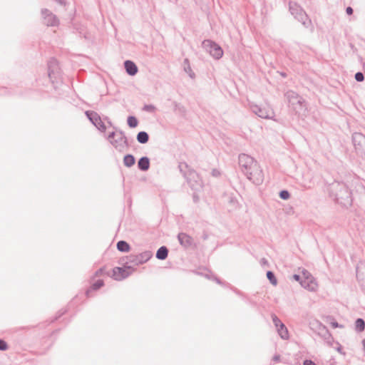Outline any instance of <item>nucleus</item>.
Returning <instances> with one entry per match:
<instances>
[{
	"label": "nucleus",
	"mask_w": 365,
	"mask_h": 365,
	"mask_svg": "<svg viewBox=\"0 0 365 365\" xmlns=\"http://www.w3.org/2000/svg\"><path fill=\"white\" fill-rule=\"evenodd\" d=\"M327 190L329 197L338 204L344 207L351 205V192L344 182L334 181L329 185Z\"/></svg>",
	"instance_id": "f257e3e1"
},
{
	"label": "nucleus",
	"mask_w": 365,
	"mask_h": 365,
	"mask_svg": "<svg viewBox=\"0 0 365 365\" xmlns=\"http://www.w3.org/2000/svg\"><path fill=\"white\" fill-rule=\"evenodd\" d=\"M289 109L299 118H304L308 115L306 101L297 93L289 90L284 93Z\"/></svg>",
	"instance_id": "f03ea898"
},
{
	"label": "nucleus",
	"mask_w": 365,
	"mask_h": 365,
	"mask_svg": "<svg viewBox=\"0 0 365 365\" xmlns=\"http://www.w3.org/2000/svg\"><path fill=\"white\" fill-rule=\"evenodd\" d=\"M178 168L192 190L197 191L202 188V181L195 170L190 168L185 162L180 163Z\"/></svg>",
	"instance_id": "7ed1b4c3"
},
{
	"label": "nucleus",
	"mask_w": 365,
	"mask_h": 365,
	"mask_svg": "<svg viewBox=\"0 0 365 365\" xmlns=\"http://www.w3.org/2000/svg\"><path fill=\"white\" fill-rule=\"evenodd\" d=\"M245 176L249 180L257 185H261L263 182L264 173L262 168L256 160L251 168L248 170Z\"/></svg>",
	"instance_id": "20e7f679"
},
{
	"label": "nucleus",
	"mask_w": 365,
	"mask_h": 365,
	"mask_svg": "<svg viewBox=\"0 0 365 365\" xmlns=\"http://www.w3.org/2000/svg\"><path fill=\"white\" fill-rule=\"evenodd\" d=\"M153 256L150 251H145L138 255H130L123 258V261H125V264H129L132 265V267L143 264L148 262Z\"/></svg>",
	"instance_id": "39448f33"
},
{
	"label": "nucleus",
	"mask_w": 365,
	"mask_h": 365,
	"mask_svg": "<svg viewBox=\"0 0 365 365\" xmlns=\"http://www.w3.org/2000/svg\"><path fill=\"white\" fill-rule=\"evenodd\" d=\"M123 267H115L113 269V277L117 281L123 280L129 277L135 270L134 267L129 264H125L123 259L120 261Z\"/></svg>",
	"instance_id": "423d86ee"
},
{
	"label": "nucleus",
	"mask_w": 365,
	"mask_h": 365,
	"mask_svg": "<svg viewBox=\"0 0 365 365\" xmlns=\"http://www.w3.org/2000/svg\"><path fill=\"white\" fill-rule=\"evenodd\" d=\"M289 11L297 21L307 27L310 20L304 9L297 3L289 2Z\"/></svg>",
	"instance_id": "0eeeda50"
},
{
	"label": "nucleus",
	"mask_w": 365,
	"mask_h": 365,
	"mask_svg": "<svg viewBox=\"0 0 365 365\" xmlns=\"http://www.w3.org/2000/svg\"><path fill=\"white\" fill-rule=\"evenodd\" d=\"M202 46L215 59H220L223 56V50L222 47L212 40H204L202 43Z\"/></svg>",
	"instance_id": "6e6552de"
},
{
	"label": "nucleus",
	"mask_w": 365,
	"mask_h": 365,
	"mask_svg": "<svg viewBox=\"0 0 365 365\" xmlns=\"http://www.w3.org/2000/svg\"><path fill=\"white\" fill-rule=\"evenodd\" d=\"M85 114L90 122L96 127V128L102 133L106 130V126L102 121L101 116L95 111L86 110Z\"/></svg>",
	"instance_id": "1a4fd4ad"
},
{
	"label": "nucleus",
	"mask_w": 365,
	"mask_h": 365,
	"mask_svg": "<svg viewBox=\"0 0 365 365\" xmlns=\"http://www.w3.org/2000/svg\"><path fill=\"white\" fill-rule=\"evenodd\" d=\"M238 160L241 171L245 175L246 173H247L248 170L254 163L255 159L251 157L250 155H248L245 153H241L239 155Z\"/></svg>",
	"instance_id": "9d476101"
},
{
	"label": "nucleus",
	"mask_w": 365,
	"mask_h": 365,
	"mask_svg": "<svg viewBox=\"0 0 365 365\" xmlns=\"http://www.w3.org/2000/svg\"><path fill=\"white\" fill-rule=\"evenodd\" d=\"M117 138L114 140H110V143L118 150H122L125 147L130 145L128 139L125 136V133L118 130V135H116Z\"/></svg>",
	"instance_id": "9b49d317"
},
{
	"label": "nucleus",
	"mask_w": 365,
	"mask_h": 365,
	"mask_svg": "<svg viewBox=\"0 0 365 365\" xmlns=\"http://www.w3.org/2000/svg\"><path fill=\"white\" fill-rule=\"evenodd\" d=\"M41 15L43 19V24L47 26H56L59 24V21L56 15L47 9L41 10Z\"/></svg>",
	"instance_id": "f8f14e48"
},
{
	"label": "nucleus",
	"mask_w": 365,
	"mask_h": 365,
	"mask_svg": "<svg viewBox=\"0 0 365 365\" xmlns=\"http://www.w3.org/2000/svg\"><path fill=\"white\" fill-rule=\"evenodd\" d=\"M352 142L355 149L365 152V135L361 133H354L352 135Z\"/></svg>",
	"instance_id": "ddd939ff"
},
{
	"label": "nucleus",
	"mask_w": 365,
	"mask_h": 365,
	"mask_svg": "<svg viewBox=\"0 0 365 365\" xmlns=\"http://www.w3.org/2000/svg\"><path fill=\"white\" fill-rule=\"evenodd\" d=\"M48 75L52 82L53 78H56L59 75V68L58 65V61L53 58L48 63Z\"/></svg>",
	"instance_id": "4468645a"
},
{
	"label": "nucleus",
	"mask_w": 365,
	"mask_h": 365,
	"mask_svg": "<svg viewBox=\"0 0 365 365\" xmlns=\"http://www.w3.org/2000/svg\"><path fill=\"white\" fill-rule=\"evenodd\" d=\"M250 109L252 113L261 118L269 119L271 118L270 112L264 108H262L257 105L252 104Z\"/></svg>",
	"instance_id": "2eb2a0df"
},
{
	"label": "nucleus",
	"mask_w": 365,
	"mask_h": 365,
	"mask_svg": "<svg viewBox=\"0 0 365 365\" xmlns=\"http://www.w3.org/2000/svg\"><path fill=\"white\" fill-rule=\"evenodd\" d=\"M178 240L180 245L185 249L191 247L194 244L192 237L185 232H180L178 235Z\"/></svg>",
	"instance_id": "dca6fc26"
},
{
	"label": "nucleus",
	"mask_w": 365,
	"mask_h": 365,
	"mask_svg": "<svg viewBox=\"0 0 365 365\" xmlns=\"http://www.w3.org/2000/svg\"><path fill=\"white\" fill-rule=\"evenodd\" d=\"M301 286L309 291H315L317 287V284L314 277H308L303 279L301 282Z\"/></svg>",
	"instance_id": "f3484780"
},
{
	"label": "nucleus",
	"mask_w": 365,
	"mask_h": 365,
	"mask_svg": "<svg viewBox=\"0 0 365 365\" xmlns=\"http://www.w3.org/2000/svg\"><path fill=\"white\" fill-rule=\"evenodd\" d=\"M124 67L126 73L131 76H135L138 73V68L136 64L132 61H125Z\"/></svg>",
	"instance_id": "a211bd4d"
},
{
	"label": "nucleus",
	"mask_w": 365,
	"mask_h": 365,
	"mask_svg": "<svg viewBox=\"0 0 365 365\" xmlns=\"http://www.w3.org/2000/svg\"><path fill=\"white\" fill-rule=\"evenodd\" d=\"M138 168L141 171H147L150 168V159L147 156L141 157L138 161Z\"/></svg>",
	"instance_id": "6ab92c4d"
},
{
	"label": "nucleus",
	"mask_w": 365,
	"mask_h": 365,
	"mask_svg": "<svg viewBox=\"0 0 365 365\" xmlns=\"http://www.w3.org/2000/svg\"><path fill=\"white\" fill-rule=\"evenodd\" d=\"M169 250L166 246H161L156 252L155 257L158 259L164 260L168 257Z\"/></svg>",
	"instance_id": "aec40b11"
},
{
	"label": "nucleus",
	"mask_w": 365,
	"mask_h": 365,
	"mask_svg": "<svg viewBox=\"0 0 365 365\" xmlns=\"http://www.w3.org/2000/svg\"><path fill=\"white\" fill-rule=\"evenodd\" d=\"M136 139L138 143L141 144H145L149 140V135L145 131H140L136 136Z\"/></svg>",
	"instance_id": "412c9836"
},
{
	"label": "nucleus",
	"mask_w": 365,
	"mask_h": 365,
	"mask_svg": "<svg viewBox=\"0 0 365 365\" xmlns=\"http://www.w3.org/2000/svg\"><path fill=\"white\" fill-rule=\"evenodd\" d=\"M135 163V158L131 154H127L123 158V164L128 168H130Z\"/></svg>",
	"instance_id": "4be33fe9"
},
{
	"label": "nucleus",
	"mask_w": 365,
	"mask_h": 365,
	"mask_svg": "<svg viewBox=\"0 0 365 365\" xmlns=\"http://www.w3.org/2000/svg\"><path fill=\"white\" fill-rule=\"evenodd\" d=\"M117 249L120 252H126L130 250V247L127 242L124 240H120L117 242Z\"/></svg>",
	"instance_id": "5701e85b"
},
{
	"label": "nucleus",
	"mask_w": 365,
	"mask_h": 365,
	"mask_svg": "<svg viewBox=\"0 0 365 365\" xmlns=\"http://www.w3.org/2000/svg\"><path fill=\"white\" fill-rule=\"evenodd\" d=\"M277 332L280 337L283 339H287L289 338V332L287 328L284 324H282L277 329Z\"/></svg>",
	"instance_id": "b1692460"
},
{
	"label": "nucleus",
	"mask_w": 365,
	"mask_h": 365,
	"mask_svg": "<svg viewBox=\"0 0 365 365\" xmlns=\"http://www.w3.org/2000/svg\"><path fill=\"white\" fill-rule=\"evenodd\" d=\"M365 329V321L362 318H358L355 321V330L361 332Z\"/></svg>",
	"instance_id": "393cba45"
},
{
	"label": "nucleus",
	"mask_w": 365,
	"mask_h": 365,
	"mask_svg": "<svg viewBox=\"0 0 365 365\" xmlns=\"http://www.w3.org/2000/svg\"><path fill=\"white\" fill-rule=\"evenodd\" d=\"M127 123L130 128H134L138 126V120L136 117L133 115H130L128 117Z\"/></svg>",
	"instance_id": "a878e982"
},
{
	"label": "nucleus",
	"mask_w": 365,
	"mask_h": 365,
	"mask_svg": "<svg viewBox=\"0 0 365 365\" xmlns=\"http://www.w3.org/2000/svg\"><path fill=\"white\" fill-rule=\"evenodd\" d=\"M266 275L267 278L272 285L276 286L277 284V279L272 271H267Z\"/></svg>",
	"instance_id": "bb28decb"
},
{
	"label": "nucleus",
	"mask_w": 365,
	"mask_h": 365,
	"mask_svg": "<svg viewBox=\"0 0 365 365\" xmlns=\"http://www.w3.org/2000/svg\"><path fill=\"white\" fill-rule=\"evenodd\" d=\"M104 285V282L103 279H98L96 282H95L91 287V289L92 290H98L100 288H101Z\"/></svg>",
	"instance_id": "cd10ccee"
},
{
	"label": "nucleus",
	"mask_w": 365,
	"mask_h": 365,
	"mask_svg": "<svg viewBox=\"0 0 365 365\" xmlns=\"http://www.w3.org/2000/svg\"><path fill=\"white\" fill-rule=\"evenodd\" d=\"M272 319L277 329L282 324H283L281 322V320L278 318V317L274 314H272Z\"/></svg>",
	"instance_id": "c85d7f7f"
},
{
	"label": "nucleus",
	"mask_w": 365,
	"mask_h": 365,
	"mask_svg": "<svg viewBox=\"0 0 365 365\" xmlns=\"http://www.w3.org/2000/svg\"><path fill=\"white\" fill-rule=\"evenodd\" d=\"M279 196L282 200H288L290 197V194L288 190H282L279 192Z\"/></svg>",
	"instance_id": "c756f323"
},
{
	"label": "nucleus",
	"mask_w": 365,
	"mask_h": 365,
	"mask_svg": "<svg viewBox=\"0 0 365 365\" xmlns=\"http://www.w3.org/2000/svg\"><path fill=\"white\" fill-rule=\"evenodd\" d=\"M74 29L80 35H83L85 38H87L85 33V29L83 26L74 24Z\"/></svg>",
	"instance_id": "7c9ffc66"
},
{
	"label": "nucleus",
	"mask_w": 365,
	"mask_h": 365,
	"mask_svg": "<svg viewBox=\"0 0 365 365\" xmlns=\"http://www.w3.org/2000/svg\"><path fill=\"white\" fill-rule=\"evenodd\" d=\"M184 71L189 75L191 78H194L195 77V73L192 71L190 65L187 66H185Z\"/></svg>",
	"instance_id": "2f4dec72"
},
{
	"label": "nucleus",
	"mask_w": 365,
	"mask_h": 365,
	"mask_svg": "<svg viewBox=\"0 0 365 365\" xmlns=\"http://www.w3.org/2000/svg\"><path fill=\"white\" fill-rule=\"evenodd\" d=\"M143 110L146 112L153 113L155 111V107L151 104L145 105L143 108Z\"/></svg>",
	"instance_id": "473e14b6"
},
{
	"label": "nucleus",
	"mask_w": 365,
	"mask_h": 365,
	"mask_svg": "<svg viewBox=\"0 0 365 365\" xmlns=\"http://www.w3.org/2000/svg\"><path fill=\"white\" fill-rule=\"evenodd\" d=\"M354 78L357 82H362L364 80V75L363 73L359 71L355 73Z\"/></svg>",
	"instance_id": "72a5a7b5"
},
{
	"label": "nucleus",
	"mask_w": 365,
	"mask_h": 365,
	"mask_svg": "<svg viewBox=\"0 0 365 365\" xmlns=\"http://www.w3.org/2000/svg\"><path fill=\"white\" fill-rule=\"evenodd\" d=\"M9 349V346L6 341L2 339H0V351H6Z\"/></svg>",
	"instance_id": "f704fd0d"
},
{
	"label": "nucleus",
	"mask_w": 365,
	"mask_h": 365,
	"mask_svg": "<svg viewBox=\"0 0 365 365\" xmlns=\"http://www.w3.org/2000/svg\"><path fill=\"white\" fill-rule=\"evenodd\" d=\"M116 135H118V130H116V131H113L111 133H110L108 135V140L110 142V140H115V137Z\"/></svg>",
	"instance_id": "c9c22d12"
},
{
	"label": "nucleus",
	"mask_w": 365,
	"mask_h": 365,
	"mask_svg": "<svg viewBox=\"0 0 365 365\" xmlns=\"http://www.w3.org/2000/svg\"><path fill=\"white\" fill-rule=\"evenodd\" d=\"M292 279L295 281L298 282L300 284L301 282L303 281L302 277L300 274H294L292 275Z\"/></svg>",
	"instance_id": "e433bc0d"
},
{
	"label": "nucleus",
	"mask_w": 365,
	"mask_h": 365,
	"mask_svg": "<svg viewBox=\"0 0 365 365\" xmlns=\"http://www.w3.org/2000/svg\"><path fill=\"white\" fill-rule=\"evenodd\" d=\"M205 277L208 279H212L215 280L219 284H222L221 280L215 276H212L211 274H206Z\"/></svg>",
	"instance_id": "4c0bfd02"
},
{
	"label": "nucleus",
	"mask_w": 365,
	"mask_h": 365,
	"mask_svg": "<svg viewBox=\"0 0 365 365\" xmlns=\"http://www.w3.org/2000/svg\"><path fill=\"white\" fill-rule=\"evenodd\" d=\"M302 279H307L308 277H314L309 272H308L307 270L306 269H303L302 271Z\"/></svg>",
	"instance_id": "58836bf2"
},
{
	"label": "nucleus",
	"mask_w": 365,
	"mask_h": 365,
	"mask_svg": "<svg viewBox=\"0 0 365 365\" xmlns=\"http://www.w3.org/2000/svg\"><path fill=\"white\" fill-rule=\"evenodd\" d=\"M104 273H105V267H101V268L98 269L95 272V276L98 277V276L103 275Z\"/></svg>",
	"instance_id": "ea45409f"
},
{
	"label": "nucleus",
	"mask_w": 365,
	"mask_h": 365,
	"mask_svg": "<svg viewBox=\"0 0 365 365\" xmlns=\"http://www.w3.org/2000/svg\"><path fill=\"white\" fill-rule=\"evenodd\" d=\"M331 325L333 328L342 327V325H340L337 322L333 321L331 322Z\"/></svg>",
	"instance_id": "a19ab883"
},
{
	"label": "nucleus",
	"mask_w": 365,
	"mask_h": 365,
	"mask_svg": "<svg viewBox=\"0 0 365 365\" xmlns=\"http://www.w3.org/2000/svg\"><path fill=\"white\" fill-rule=\"evenodd\" d=\"M346 12L348 15H351L353 14L354 10L351 6H348L346 9Z\"/></svg>",
	"instance_id": "79ce46f5"
},
{
	"label": "nucleus",
	"mask_w": 365,
	"mask_h": 365,
	"mask_svg": "<svg viewBox=\"0 0 365 365\" xmlns=\"http://www.w3.org/2000/svg\"><path fill=\"white\" fill-rule=\"evenodd\" d=\"M272 360L275 362H278L280 360V355L279 354H275L273 358H272Z\"/></svg>",
	"instance_id": "37998d69"
},
{
	"label": "nucleus",
	"mask_w": 365,
	"mask_h": 365,
	"mask_svg": "<svg viewBox=\"0 0 365 365\" xmlns=\"http://www.w3.org/2000/svg\"><path fill=\"white\" fill-rule=\"evenodd\" d=\"M65 312H66V311H63V312L60 311V312H58V316H56V317H55L54 320H57V319H58V318H60L63 314H64V313H65Z\"/></svg>",
	"instance_id": "c03bdc74"
},
{
	"label": "nucleus",
	"mask_w": 365,
	"mask_h": 365,
	"mask_svg": "<svg viewBox=\"0 0 365 365\" xmlns=\"http://www.w3.org/2000/svg\"><path fill=\"white\" fill-rule=\"evenodd\" d=\"M183 65H184V66H187L188 65H190V62H189V60L187 58L184 59Z\"/></svg>",
	"instance_id": "a18cd8bd"
},
{
	"label": "nucleus",
	"mask_w": 365,
	"mask_h": 365,
	"mask_svg": "<svg viewBox=\"0 0 365 365\" xmlns=\"http://www.w3.org/2000/svg\"><path fill=\"white\" fill-rule=\"evenodd\" d=\"M261 263H262V264H268V262H267V260L265 258H262V259H261Z\"/></svg>",
	"instance_id": "49530a36"
},
{
	"label": "nucleus",
	"mask_w": 365,
	"mask_h": 365,
	"mask_svg": "<svg viewBox=\"0 0 365 365\" xmlns=\"http://www.w3.org/2000/svg\"><path fill=\"white\" fill-rule=\"evenodd\" d=\"M180 112L182 113H184L185 111V107L181 106H180L179 109H178Z\"/></svg>",
	"instance_id": "de8ad7c7"
},
{
	"label": "nucleus",
	"mask_w": 365,
	"mask_h": 365,
	"mask_svg": "<svg viewBox=\"0 0 365 365\" xmlns=\"http://www.w3.org/2000/svg\"><path fill=\"white\" fill-rule=\"evenodd\" d=\"M174 104H175V109H176V110H177V109L178 110V109H179V108H180V104H179V103H176V102H175V103H174Z\"/></svg>",
	"instance_id": "09e8293b"
},
{
	"label": "nucleus",
	"mask_w": 365,
	"mask_h": 365,
	"mask_svg": "<svg viewBox=\"0 0 365 365\" xmlns=\"http://www.w3.org/2000/svg\"><path fill=\"white\" fill-rule=\"evenodd\" d=\"M218 174H219V172L217 170H212V175L214 176H217Z\"/></svg>",
	"instance_id": "8fccbe9b"
},
{
	"label": "nucleus",
	"mask_w": 365,
	"mask_h": 365,
	"mask_svg": "<svg viewBox=\"0 0 365 365\" xmlns=\"http://www.w3.org/2000/svg\"><path fill=\"white\" fill-rule=\"evenodd\" d=\"M56 1L61 5L65 4V2L63 0H56Z\"/></svg>",
	"instance_id": "3c124183"
},
{
	"label": "nucleus",
	"mask_w": 365,
	"mask_h": 365,
	"mask_svg": "<svg viewBox=\"0 0 365 365\" xmlns=\"http://www.w3.org/2000/svg\"><path fill=\"white\" fill-rule=\"evenodd\" d=\"M280 75H281L282 77H284V78H285V77L287 76V74H286V73H284V72H281V73H280Z\"/></svg>",
	"instance_id": "603ef678"
},
{
	"label": "nucleus",
	"mask_w": 365,
	"mask_h": 365,
	"mask_svg": "<svg viewBox=\"0 0 365 365\" xmlns=\"http://www.w3.org/2000/svg\"><path fill=\"white\" fill-rule=\"evenodd\" d=\"M323 329L325 330L326 334L330 336V334L329 333L328 330H327V329H326V327H323Z\"/></svg>",
	"instance_id": "864d4df0"
},
{
	"label": "nucleus",
	"mask_w": 365,
	"mask_h": 365,
	"mask_svg": "<svg viewBox=\"0 0 365 365\" xmlns=\"http://www.w3.org/2000/svg\"><path fill=\"white\" fill-rule=\"evenodd\" d=\"M202 238H203V240H207V234H204L203 236H202Z\"/></svg>",
	"instance_id": "5fc2aeb1"
},
{
	"label": "nucleus",
	"mask_w": 365,
	"mask_h": 365,
	"mask_svg": "<svg viewBox=\"0 0 365 365\" xmlns=\"http://www.w3.org/2000/svg\"><path fill=\"white\" fill-rule=\"evenodd\" d=\"M362 344H363V346H364V351H365V339H364L362 340Z\"/></svg>",
	"instance_id": "6e6d98bb"
},
{
	"label": "nucleus",
	"mask_w": 365,
	"mask_h": 365,
	"mask_svg": "<svg viewBox=\"0 0 365 365\" xmlns=\"http://www.w3.org/2000/svg\"><path fill=\"white\" fill-rule=\"evenodd\" d=\"M91 290L90 289H88L86 292V294L87 297H89V293H90Z\"/></svg>",
	"instance_id": "4d7b16f0"
},
{
	"label": "nucleus",
	"mask_w": 365,
	"mask_h": 365,
	"mask_svg": "<svg viewBox=\"0 0 365 365\" xmlns=\"http://www.w3.org/2000/svg\"><path fill=\"white\" fill-rule=\"evenodd\" d=\"M359 276V267H356V277Z\"/></svg>",
	"instance_id": "13d9d810"
},
{
	"label": "nucleus",
	"mask_w": 365,
	"mask_h": 365,
	"mask_svg": "<svg viewBox=\"0 0 365 365\" xmlns=\"http://www.w3.org/2000/svg\"><path fill=\"white\" fill-rule=\"evenodd\" d=\"M108 123L110 126H112V123H111V121H110V120L108 121Z\"/></svg>",
	"instance_id": "bf43d9fd"
},
{
	"label": "nucleus",
	"mask_w": 365,
	"mask_h": 365,
	"mask_svg": "<svg viewBox=\"0 0 365 365\" xmlns=\"http://www.w3.org/2000/svg\"><path fill=\"white\" fill-rule=\"evenodd\" d=\"M104 119H105V120H106V121H107V122L110 120L108 117H106Z\"/></svg>",
	"instance_id": "052dcab7"
}]
</instances>
